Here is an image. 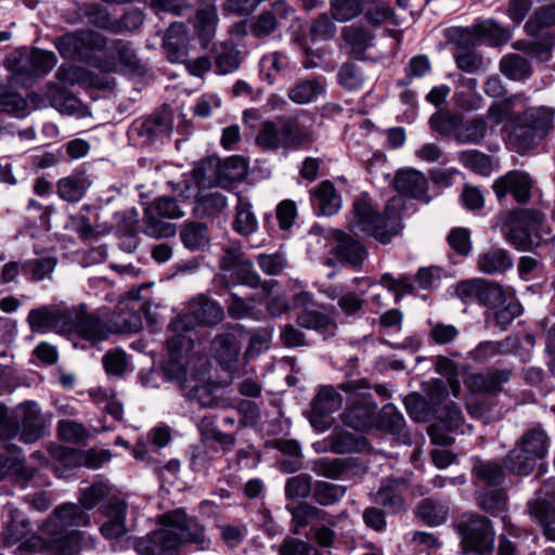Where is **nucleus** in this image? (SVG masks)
I'll return each instance as SVG.
<instances>
[{"instance_id":"nucleus-40","label":"nucleus","mask_w":555,"mask_h":555,"mask_svg":"<svg viewBox=\"0 0 555 555\" xmlns=\"http://www.w3.org/2000/svg\"><path fill=\"white\" fill-rule=\"evenodd\" d=\"M180 237L190 250H204L209 246L208 229L204 223L188 222L182 225Z\"/></svg>"},{"instance_id":"nucleus-39","label":"nucleus","mask_w":555,"mask_h":555,"mask_svg":"<svg viewBox=\"0 0 555 555\" xmlns=\"http://www.w3.org/2000/svg\"><path fill=\"white\" fill-rule=\"evenodd\" d=\"M500 70L508 79L521 81L531 76L532 66L527 57L516 53H509L501 59Z\"/></svg>"},{"instance_id":"nucleus-10","label":"nucleus","mask_w":555,"mask_h":555,"mask_svg":"<svg viewBox=\"0 0 555 555\" xmlns=\"http://www.w3.org/2000/svg\"><path fill=\"white\" fill-rule=\"evenodd\" d=\"M43 535L34 534L18 546L20 552L47 553L50 555H75L74 535L65 537L61 542L52 522H44L40 526Z\"/></svg>"},{"instance_id":"nucleus-12","label":"nucleus","mask_w":555,"mask_h":555,"mask_svg":"<svg viewBox=\"0 0 555 555\" xmlns=\"http://www.w3.org/2000/svg\"><path fill=\"white\" fill-rule=\"evenodd\" d=\"M164 526L154 531L150 539L153 544V555H167L183 543L181 526L186 524V515L183 511L177 509L163 516Z\"/></svg>"},{"instance_id":"nucleus-59","label":"nucleus","mask_w":555,"mask_h":555,"mask_svg":"<svg viewBox=\"0 0 555 555\" xmlns=\"http://www.w3.org/2000/svg\"><path fill=\"white\" fill-rule=\"evenodd\" d=\"M341 37L349 44L353 52L360 53L369 46L373 36L363 27L347 26L341 29Z\"/></svg>"},{"instance_id":"nucleus-14","label":"nucleus","mask_w":555,"mask_h":555,"mask_svg":"<svg viewBox=\"0 0 555 555\" xmlns=\"http://www.w3.org/2000/svg\"><path fill=\"white\" fill-rule=\"evenodd\" d=\"M240 328V325H235L216 335L210 345L212 358L229 371L236 369L241 354L242 347L238 339Z\"/></svg>"},{"instance_id":"nucleus-38","label":"nucleus","mask_w":555,"mask_h":555,"mask_svg":"<svg viewBox=\"0 0 555 555\" xmlns=\"http://www.w3.org/2000/svg\"><path fill=\"white\" fill-rule=\"evenodd\" d=\"M228 206L225 196L220 192H199L194 212L199 218H215Z\"/></svg>"},{"instance_id":"nucleus-46","label":"nucleus","mask_w":555,"mask_h":555,"mask_svg":"<svg viewBox=\"0 0 555 555\" xmlns=\"http://www.w3.org/2000/svg\"><path fill=\"white\" fill-rule=\"evenodd\" d=\"M164 219L146 207L144 210L143 233L154 238L173 236L176 234L175 224L164 221Z\"/></svg>"},{"instance_id":"nucleus-22","label":"nucleus","mask_w":555,"mask_h":555,"mask_svg":"<svg viewBox=\"0 0 555 555\" xmlns=\"http://www.w3.org/2000/svg\"><path fill=\"white\" fill-rule=\"evenodd\" d=\"M103 513L106 516V520L101 526V532L106 539H118L126 532V514L127 504L125 501L113 498L103 507Z\"/></svg>"},{"instance_id":"nucleus-3","label":"nucleus","mask_w":555,"mask_h":555,"mask_svg":"<svg viewBox=\"0 0 555 555\" xmlns=\"http://www.w3.org/2000/svg\"><path fill=\"white\" fill-rule=\"evenodd\" d=\"M553 113L544 106L528 107L513 116L504 128L508 131V144L519 153L531 149L552 128Z\"/></svg>"},{"instance_id":"nucleus-32","label":"nucleus","mask_w":555,"mask_h":555,"mask_svg":"<svg viewBox=\"0 0 555 555\" xmlns=\"http://www.w3.org/2000/svg\"><path fill=\"white\" fill-rule=\"evenodd\" d=\"M477 269L485 274H502L513 267V260L503 248L491 247L477 256Z\"/></svg>"},{"instance_id":"nucleus-49","label":"nucleus","mask_w":555,"mask_h":555,"mask_svg":"<svg viewBox=\"0 0 555 555\" xmlns=\"http://www.w3.org/2000/svg\"><path fill=\"white\" fill-rule=\"evenodd\" d=\"M240 64V51L233 43H222L216 50L215 66L219 75H227L236 70Z\"/></svg>"},{"instance_id":"nucleus-42","label":"nucleus","mask_w":555,"mask_h":555,"mask_svg":"<svg viewBox=\"0 0 555 555\" xmlns=\"http://www.w3.org/2000/svg\"><path fill=\"white\" fill-rule=\"evenodd\" d=\"M414 513L425 524L439 526L447 520L449 507L433 499H424L418 503Z\"/></svg>"},{"instance_id":"nucleus-5","label":"nucleus","mask_w":555,"mask_h":555,"mask_svg":"<svg viewBox=\"0 0 555 555\" xmlns=\"http://www.w3.org/2000/svg\"><path fill=\"white\" fill-rule=\"evenodd\" d=\"M548 439L541 428L527 430L519 439L517 446L504 459L506 469L517 475H529L538 460L545 456Z\"/></svg>"},{"instance_id":"nucleus-34","label":"nucleus","mask_w":555,"mask_h":555,"mask_svg":"<svg viewBox=\"0 0 555 555\" xmlns=\"http://www.w3.org/2000/svg\"><path fill=\"white\" fill-rule=\"evenodd\" d=\"M293 524L295 526V533H299V529L311 525L313 521L325 522L331 526L335 525V520L325 511L320 509L309 503H300L299 505L288 508Z\"/></svg>"},{"instance_id":"nucleus-45","label":"nucleus","mask_w":555,"mask_h":555,"mask_svg":"<svg viewBox=\"0 0 555 555\" xmlns=\"http://www.w3.org/2000/svg\"><path fill=\"white\" fill-rule=\"evenodd\" d=\"M297 324L300 327L328 335H333L336 328L335 322L328 315L315 310H305L299 313Z\"/></svg>"},{"instance_id":"nucleus-62","label":"nucleus","mask_w":555,"mask_h":555,"mask_svg":"<svg viewBox=\"0 0 555 555\" xmlns=\"http://www.w3.org/2000/svg\"><path fill=\"white\" fill-rule=\"evenodd\" d=\"M478 504L481 509L495 516L505 511L506 495L503 490H487L479 495Z\"/></svg>"},{"instance_id":"nucleus-17","label":"nucleus","mask_w":555,"mask_h":555,"mask_svg":"<svg viewBox=\"0 0 555 555\" xmlns=\"http://www.w3.org/2000/svg\"><path fill=\"white\" fill-rule=\"evenodd\" d=\"M68 328L65 334H77L93 343L102 341L108 336V327L98 317L82 311L75 314L68 312Z\"/></svg>"},{"instance_id":"nucleus-41","label":"nucleus","mask_w":555,"mask_h":555,"mask_svg":"<svg viewBox=\"0 0 555 555\" xmlns=\"http://www.w3.org/2000/svg\"><path fill=\"white\" fill-rule=\"evenodd\" d=\"M222 169L219 159L207 158L198 163L193 169V177L199 188H211L221 181Z\"/></svg>"},{"instance_id":"nucleus-28","label":"nucleus","mask_w":555,"mask_h":555,"mask_svg":"<svg viewBox=\"0 0 555 555\" xmlns=\"http://www.w3.org/2000/svg\"><path fill=\"white\" fill-rule=\"evenodd\" d=\"M311 203L319 215L333 216L341 207V197L334 184L325 180L311 191Z\"/></svg>"},{"instance_id":"nucleus-8","label":"nucleus","mask_w":555,"mask_h":555,"mask_svg":"<svg viewBox=\"0 0 555 555\" xmlns=\"http://www.w3.org/2000/svg\"><path fill=\"white\" fill-rule=\"evenodd\" d=\"M224 318L222 307L205 295L194 297L189 304V312L170 323L173 332L191 330L194 325L214 326Z\"/></svg>"},{"instance_id":"nucleus-13","label":"nucleus","mask_w":555,"mask_h":555,"mask_svg":"<svg viewBox=\"0 0 555 555\" xmlns=\"http://www.w3.org/2000/svg\"><path fill=\"white\" fill-rule=\"evenodd\" d=\"M544 216L534 210H520L516 212V222L506 233V240L518 250H530L539 245L533 233L542 225Z\"/></svg>"},{"instance_id":"nucleus-27","label":"nucleus","mask_w":555,"mask_h":555,"mask_svg":"<svg viewBox=\"0 0 555 555\" xmlns=\"http://www.w3.org/2000/svg\"><path fill=\"white\" fill-rule=\"evenodd\" d=\"M393 188L400 194H404L413 198H422L426 195L428 182L423 172L408 168L401 169L396 173Z\"/></svg>"},{"instance_id":"nucleus-43","label":"nucleus","mask_w":555,"mask_h":555,"mask_svg":"<svg viewBox=\"0 0 555 555\" xmlns=\"http://www.w3.org/2000/svg\"><path fill=\"white\" fill-rule=\"evenodd\" d=\"M291 9L284 1H276L273 4V11L263 12L258 16L251 26V33L258 38L267 37L273 33L278 27V21L274 13L280 14L281 17L285 16Z\"/></svg>"},{"instance_id":"nucleus-52","label":"nucleus","mask_w":555,"mask_h":555,"mask_svg":"<svg viewBox=\"0 0 555 555\" xmlns=\"http://www.w3.org/2000/svg\"><path fill=\"white\" fill-rule=\"evenodd\" d=\"M363 11L361 0H330V15L337 23H347Z\"/></svg>"},{"instance_id":"nucleus-57","label":"nucleus","mask_w":555,"mask_h":555,"mask_svg":"<svg viewBox=\"0 0 555 555\" xmlns=\"http://www.w3.org/2000/svg\"><path fill=\"white\" fill-rule=\"evenodd\" d=\"M493 310L495 324L502 331H506L512 322L522 313V307L513 294L506 298V301L501 307Z\"/></svg>"},{"instance_id":"nucleus-63","label":"nucleus","mask_w":555,"mask_h":555,"mask_svg":"<svg viewBox=\"0 0 555 555\" xmlns=\"http://www.w3.org/2000/svg\"><path fill=\"white\" fill-rule=\"evenodd\" d=\"M408 414L416 422H427L433 415L431 408L426 399L417 393H410L404 398Z\"/></svg>"},{"instance_id":"nucleus-33","label":"nucleus","mask_w":555,"mask_h":555,"mask_svg":"<svg viewBox=\"0 0 555 555\" xmlns=\"http://www.w3.org/2000/svg\"><path fill=\"white\" fill-rule=\"evenodd\" d=\"M325 92V81L322 78L297 80L289 87L287 95L296 104H308L315 101Z\"/></svg>"},{"instance_id":"nucleus-35","label":"nucleus","mask_w":555,"mask_h":555,"mask_svg":"<svg viewBox=\"0 0 555 555\" xmlns=\"http://www.w3.org/2000/svg\"><path fill=\"white\" fill-rule=\"evenodd\" d=\"M43 96L51 106L62 114H78L81 107L80 101L62 87L50 83L46 87Z\"/></svg>"},{"instance_id":"nucleus-24","label":"nucleus","mask_w":555,"mask_h":555,"mask_svg":"<svg viewBox=\"0 0 555 555\" xmlns=\"http://www.w3.org/2000/svg\"><path fill=\"white\" fill-rule=\"evenodd\" d=\"M218 23L219 16L215 1H203L196 10L194 30L204 47L215 37Z\"/></svg>"},{"instance_id":"nucleus-9","label":"nucleus","mask_w":555,"mask_h":555,"mask_svg":"<svg viewBox=\"0 0 555 555\" xmlns=\"http://www.w3.org/2000/svg\"><path fill=\"white\" fill-rule=\"evenodd\" d=\"M44 522H52L55 526L61 542L65 541V537L74 535L76 555L80 550V533L77 529L86 527L90 522V517L80 504L64 503L56 506Z\"/></svg>"},{"instance_id":"nucleus-53","label":"nucleus","mask_w":555,"mask_h":555,"mask_svg":"<svg viewBox=\"0 0 555 555\" xmlns=\"http://www.w3.org/2000/svg\"><path fill=\"white\" fill-rule=\"evenodd\" d=\"M346 491L347 488L343 485L318 481L313 489V499L318 504L328 506L339 502Z\"/></svg>"},{"instance_id":"nucleus-18","label":"nucleus","mask_w":555,"mask_h":555,"mask_svg":"<svg viewBox=\"0 0 555 555\" xmlns=\"http://www.w3.org/2000/svg\"><path fill=\"white\" fill-rule=\"evenodd\" d=\"M48 452L53 460L60 462L64 466H75L82 462L83 465L93 469L99 468L111 459V453L106 450H89L85 453H79L76 450L55 444H50L48 447Z\"/></svg>"},{"instance_id":"nucleus-15","label":"nucleus","mask_w":555,"mask_h":555,"mask_svg":"<svg viewBox=\"0 0 555 555\" xmlns=\"http://www.w3.org/2000/svg\"><path fill=\"white\" fill-rule=\"evenodd\" d=\"M105 47V39L93 31L66 34L56 40V48L64 59H76L91 50Z\"/></svg>"},{"instance_id":"nucleus-36","label":"nucleus","mask_w":555,"mask_h":555,"mask_svg":"<svg viewBox=\"0 0 555 555\" xmlns=\"http://www.w3.org/2000/svg\"><path fill=\"white\" fill-rule=\"evenodd\" d=\"M528 96L525 93H517L506 98L503 101L494 102L487 111V117L491 125L498 126L509 118L512 120L515 114L516 105L525 107Z\"/></svg>"},{"instance_id":"nucleus-47","label":"nucleus","mask_w":555,"mask_h":555,"mask_svg":"<svg viewBox=\"0 0 555 555\" xmlns=\"http://www.w3.org/2000/svg\"><path fill=\"white\" fill-rule=\"evenodd\" d=\"M348 468V461L339 457H321L310 463L314 474L328 479H339Z\"/></svg>"},{"instance_id":"nucleus-29","label":"nucleus","mask_w":555,"mask_h":555,"mask_svg":"<svg viewBox=\"0 0 555 555\" xmlns=\"http://www.w3.org/2000/svg\"><path fill=\"white\" fill-rule=\"evenodd\" d=\"M408 487L403 479H387L383 481L380 488L375 493L374 501L383 505L390 512H400L405 509L403 493Z\"/></svg>"},{"instance_id":"nucleus-64","label":"nucleus","mask_w":555,"mask_h":555,"mask_svg":"<svg viewBox=\"0 0 555 555\" xmlns=\"http://www.w3.org/2000/svg\"><path fill=\"white\" fill-rule=\"evenodd\" d=\"M531 513L544 528L547 539L555 541V507L547 502H539Z\"/></svg>"},{"instance_id":"nucleus-7","label":"nucleus","mask_w":555,"mask_h":555,"mask_svg":"<svg viewBox=\"0 0 555 555\" xmlns=\"http://www.w3.org/2000/svg\"><path fill=\"white\" fill-rule=\"evenodd\" d=\"M456 294L464 302L477 301L493 310L501 307L512 292L495 282L472 279L461 281L456 286Z\"/></svg>"},{"instance_id":"nucleus-48","label":"nucleus","mask_w":555,"mask_h":555,"mask_svg":"<svg viewBox=\"0 0 555 555\" xmlns=\"http://www.w3.org/2000/svg\"><path fill=\"white\" fill-rule=\"evenodd\" d=\"M378 427L393 436H405V421L403 415L392 404L385 405L378 415Z\"/></svg>"},{"instance_id":"nucleus-61","label":"nucleus","mask_w":555,"mask_h":555,"mask_svg":"<svg viewBox=\"0 0 555 555\" xmlns=\"http://www.w3.org/2000/svg\"><path fill=\"white\" fill-rule=\"evenodd\" d=\"M474 474L479 480L490 486H498L504 480V470L496 462H477Z\"/></svg>"},{"instance_id":"nucleus-55","label":"nucleus","mask_w":555,"mask_h":555,"mask_svg":"<svg viewBox=\"0 0 555 555\" xmlns=\"http://www.w3.org/2000/svg\"><path fill=\"white\" fill-rule=\"evenodd\" d=\"M88 186L83 178L67 177L57 182V193L64 201L75 203L82 198Z\"/></svg>"},{"instance_id":"nucleus-44","label":"nucleus","mask_w":555,"mask_h":555,"mask_svg":"<svg viewBox=\"0 0 555 555\" xmlns=\"http://www.w3.org/2000/svg\"><path fill=\"white\" fill-rule=\"evenodd\" d=\"M487 130V121L482 117H475L465 122L461 120L455 139L461 144H479L485 139Z\"/></svg>"},{"instance_id":"nucleus-4","label":"nucleus","mask_w":555,"mask_h":555,"mask_svg":"<svg viewBox=\"0 0 555 555\" xmlns=\"http://www.w3.org/2000/svg\"><path fill=\"white\" fill-rule=\"evenodd\" d=\"M314 141L313 134L289 118L264 121L256 137V143L264 151L279 149L297 150Z\"/></svg>"},{"instance_id":"nucleus-60","label":"nucleus","mask_w":555,"mask_h":555,"mask_svg":"<svg viewBox=\"0 0 555 555\" xmlns=\"http://www.w3.org/2000/svg\"><path fill=\"white\" fill-rule=\"evenodd\" d=\"M312 477L307 474H299L287 479L285 495L289 500L306 499L311 493Z\"/></svg>"},{"instance_id":"nucleus-26","label":"nucleus","mask_w":555,"mask_h":555,"mask_svg":"<svg viewBox=\"0 0 555 555\" xmlns=\"http://www.w3.org/2000/svg\"><path fill=\"white\" fill-rule=\"evenodd\" d=\"M512 376V370L498 369L487 373H476L466 379V387L475 393L498 392L502 385L507 383Z\"/></svg>"},{"instance_id":"nucleus-1","label":"nucleus","mask_w":555,"mask_h":555,"mask_svg":"<svg viewBox=\"0 0 555 555\" xmlns=\"http://www.w3.org/2000/svg\"><path fill=\"white\" fill-rule=\"evenodd\" d=\"M404 206L405 201L402 196H393L387 202L382 214L369 197H358L353 201L348 227L356 236L373 237L380 244L387 245L402 229L401 218Z\"/></svg>"},{"instance_id":"nucleus-2","label":"nucleus","mask_w":555,"mask_h":555,"mask_svg":"<svg viewBox=\"0 0 555 555\" xmlns=\"http://www.w3.org/2000/svg\"><path fill=\"white\" fill-rule=\"evenodd\" d=\"M44 434V421L36 402L18 404L10 413L8 408L0 403V446L8 452L15 453L21 449L12 442L18 439L24 443H34Z\"/></svg>"},{"instance_id":"nucleus-31","label":"nucleus","mask_w":555,"mask_h":555,"mask_svg":"<svg viewBox=\"0 0 555 555\" xmlns=\"http://www.w3.org/2000/svg\"><path fill=\"white\" fill-rule=\"evenodd\" d=\"M336 255L340 261L359 269L367 257V250L359 240L347 233H339L337 235Z\"/></svg>"},{"instance_id":"nucleus-20","label":"nucleus","mask_w":555,"mask_h":555,"mask_svg":"<svg viewBox=\"0 0 555 555\" xmlns=\"http://www.w3.org/2000/svg\"><path fill=\"white\" fill-rule=\"evenodd\" d=\"M68 311H60L49 307L33 309L28 313L27 322L33 332H47L53 330L65 334L68 328Z\"/></svg>"},{"instance_id":"nucleus-16","label":"nucleus","mask_w":555,"mask_h":555,"mask_svg":"<svg viewBox=\"0 0 555 555\" xmlns=\"http://www.w3.org/2000/svg\"><path fill=\"white\" fill-rule=\"evenodd\" d=\"M341 396L332 386H323L314 397L311 404L310 422L318 430H324L330 426L328 415L340 409Z\"/></svg>"},{"instance_id":"nucleus-30","label":"nucleus","mask_w":555,"mask_h":555,"mask_svg":"<svg viewBox=\"0 0 555 555\" xmlns=\"http://www.w3.org/2000/svg\"><path fill=\"white\" fill-rule=\"evenodd\" d=\"M132 131L142 139V143L150 144L162 135L170 133L171 121L166 113H154L137 124Z\"/></svg>"},{"instance_id":"nucleus-25","label":"nucleus","mask_w":555,"mask_h":555,"mask_svg":"<svg viewBox=\"0 0 555 555\" xmlns=\"http://www.w3.org/2000/svg\"><path fill=\"white\" fill-rule=\"evenodd\" d=\"M163 47L170 62H185L189 48L186 26L179 22L172 23L165 34Z\"/></svg>"},{"instance_id":"nucleus-37","label":"nucleus","mask_w":555,"mask_h":555,"mask_svg":"<svg viewBox=\"0 0 555 555\" xmlns=\"http://www.w3.org/2000/svg\"><path fill=\"white\" fill-rule=\"evenodd\" d=\"M472 31L477 39L493 47L504 44L511 39L509 30L491 18L476 22Z\"/></svg>"},{"instance_id":"nucleus-23","label":"nucleus","mask_w":555,"mask_h":555,"mask_svg":"<svg viewBox=\"0 0 555 555\" xmlns=\"http://www.w3.org/2000/svg\"><path fill=\"white\" fill-rule=\"evenodd\" d=\"M108 54L113 61L103 62L100 67L105 72L116 70L117 65L122 66L124 69L141 74L144 72V66L137 57L131 44L125 41H117L109 50Z\"/></svg>"},{"instance_id":"nucleus-11","label":"nucleus","mask_w":555,"mask_h":555,"mask_svg":"<svg viewBox=\"0 0 555 555\" xmlns=\"http://www.w3.org/2000/svg\"><path fill=\"white\" fill-rule=\"evenodd\" d=\"M494 537L491 522L485 516L474 515L462 525V544L466 551L489 555L494 548Z\"/></svg>"},{"instance_id":"nucleus-6","label":"nucleus","mask_w":555,"mask_h":555,"mask_svg":"<svg viewBox=\"0 0 555 555\" xmlns=\"http://www.w3.org/2000/svg\"><path fill=\"white\" fill-rule=\"evenodd\" d=\"M366 385L357 382H347L339 385V389L349 393V403L341 415L343 423L356 430H366L374 425L376 405L372 396L362 391Z\"/></svg>"},{"instance_id":"nucleus-21","label":"nucleus","mask_w":555,"mask_h":555,"mask_svg":"<svg viewBox=\"0 0 555 555\" xmlns=\"http://www.w3.org/2000/svg\"><path fill=\"white\" fill-rule=\"evenodd\" d=\"M4 513L8 520L1 532V541L3 546L10 547L22 542L30 533L31 526L21 511L11 503L4 506Z\"/></svg>"},{"instance_id":"nucleus-19","label":"nucleus","mask_w":555,"mask_h":555,"mask_svg":"<svg viewBox=\"0 0 555 555\" xmlns=\"http://www.w3.org/2000/svg\"><path fill=\"white\" fill-rule=\"evenodd\" d=\"M531 188L529 175L517 170L507 172L493 183V191L499 198L511 193L518 203H526L529 199Z\"/></svg>"},{"instance_id":"nucleus-51","label":"nucleus","mask_w":555,"mask_h":555,"mask_svg":"<svg viewBox=\"0 0 555 555\" xmlns=\"http://www.w3.org/2000/svg\"><path fill=\"white\" fill-rule=\"evenodd\" d=\"M20 451L11 453L12 455H0V480L9 475L17 476L23 480H31L36 470L25 465L24 461L17 456Z\"/></svg>"},{"instance_id":"nucleus-56","label":"nucleus","mask_w":555,"mask_h":555,"mask_svg":"<svg viewBox=\"0 0 555 555\" xmlns=\"http://www.w3.org/2000/svg\"><path fill=\"white\" fill-rule=\"evenodd\" d=\"M428 326V339L436 345L452 344L460 335L455 325L442 321H429Z\"/></svg>"},{"instance_id":"nucleus-50","label":"nucleus","mask_w":555,"mask_h":555,"mask_svg":"<svg viewBox=\"0 0 555 555\" xmlns=\"http://www.w3.org/2000/svg\"><path fill=\"white\" fill-rule=\"evenodd\" d=\"M257 228L258 221L255 214L251 211L250 204L240 198L233 221L234 231L242 236H248L256 232Z\"/></svg>"},{"instance_id":"nucleus-58","label":"nucleus","mask_w":555,"mask_h":555,"mask_svg":"<svg viewBox=\"0 0 555 555\" xmlns=\"http://www.w3.org/2000/svg\"><path fill=\"white\" fill-rule=\"evenodd\" d=\"M461 119L462 118L456 114L438 112L430 117L429 124L433 130L442 135L454 134V137H456Z\"/></svg>"},{"instance_id":"nucleus-54","label":"nucleus","mask_w":555,"mask_h":555,"mask_svg":"<svg viewBox=\"0 0 555 555\" xmlns=\"http://www.w3.org/2000/svg\"><path fill=\"white\" fill-rule=\"evenodd\" d=\"M289 66L288 57L281 52H272L264 55L260 61V70L268 82L272 85L278 75L284 73Z\"/></svg>"}]
</instances>
